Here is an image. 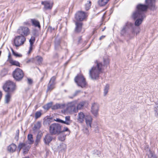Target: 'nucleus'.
Returning <instances> with one entry per match:
<instances>
[{
	"label": "nucleus",
	"instance_id": "nucleus-1",
	"mask_svg": "<svg viewBox=\"0 0 158 158\" xmlns=\"http://www.w3.org/2000/svg\"><path fill=\"white\" fill-rule=\"evenodd\" d=\"M96 65L93 66L89 71V76L92 80L98 79L99 74L102 72L103 65L101 63L97 61L95 62Z\"/></svg>",
	"mask_w": 158,
	"mask_h": 158
},
{
	"label": "nucleus",
	"instance_id": "nucleus-2",
	"mask_svg": "<svg viewBox=\"0 0 158 158\" xmlns=\"http://www.w3.org/2000/svg\"><path fill=\"white\" fill-rule=\"evenodd\" d=\"M147 9L148 6L146 5L138 4L136 6V10L133 13L134 17H145L144 12L146 11Z\"/></svg>",
	"mask_w": 158,
	"mask_h": 158
},
{
	"label": "nucleus",
	"instance_id": "nucleus-3",
	"mask_svg": "<svg viewBox=\"0 0 158 158\" xmlns=\"http://www.w3.org/2000/svg\"><path fill=\"white\" fill-rule=\"evenodd\" d=\"M134 27V25L133 23L130 22L127 23L126 25L123 27V28L121 31L120 33L121 35H125L128 29H132V33L133 34L135 33V30L136 29V28ZM137 31L136 32V35L139 33V29L138 28H137Z\"/></svg>",
	"mask_w": 158,
	"mask_h": 158
},
{
	"label": "nucleus",
	"instance_id": "nucleus-4",
	"mask_svg": "<svg viewBox=\"0 0 158 158\" xmlns=\"http://www.w3.org/2000/svg\"><path fill=\"white\" fill-rule=\"evenodd\" d=\"M61 126L58 123L52 124L49 127V132L52 135L59 134L61 133Z\"/></svg>",
	"mask_w": 158,
	"mask_h": 158
},
{
	"label": "nucleus",
	"instance_id": "nucleus-5",
	"mask_svg": "<svg viewBox=\"0 0 158 158\" xmlns=\"http://www.w3.org/2000/svg\"><path fill=\"white\" fill-rule=\"evenodd\" d=\"M3 89L6 92L13 93L15 90V85L12 81H8L3 85Z\"/></svg>",
	"mask_w": 158,
	"mask_h": 158
},
{
	"label": "nucleus",
	"instance_id": "nucleus-6",
	"mask_svg": "<svg viewBox=\"0 0 158 158\" xmlns=\"http://www.w3.org/2000/svg\"><path fill=\"white\" fill-rule=\"evenodd\" d=\"M75 82L78 86L83 88L86 85V82L85 79L82 75H78L74 78Z\"/></svg>",
	"mask_w": 158,
	"mask_h": 158
},
{
	"label": "nucleus",
	"instance_id": "nucleus-7",
	"mask_svg": "<svg viewBox=\"0 0 158 158\" xmlns=\"http://www.w3.org/2000/svg\"><path fill=\"white\" fill-rule=\"evenodd\" d=\"M17 33L24 37L28 35L30 33L29 29L27 27L21 26L17 30Z\"/></svg>",
	"mask_w": 158,
	"mask_h": 158
},
{
	"label": "nucleus",
	"instance_id": "nucleus-8",
	"mask_svg": "<svg viewBox=\"0 0 158 158\" xmlns=\"http://www.w3.org/2000/svg\"><path fill=\"white\" fill-rule=\"evenodd\" d=\"M14 78L17 81L21 80L24 76L23 71L20 69L16 68L13 72Z\"/></svg>",
	"mask_w": 158,
	"mask_h": 158
},
{
	"label": "nucleus",
	"instance_id": "nucleus-9",
	"mask_svg": "<svg viewBox=\"0 0 158 158\" xmlns=\"http://www.w3.org/2000/svg\"><path fill=\"white\" fill-rule=\"evenodd\" d=\"M87 16V13L84 11H79L75 15L76 21H82L85 19Z\"/></svg>",
	"mask_w": 158,
	"mask_h": 158
},
{
	"label": "nucleus",
	"instance_id": "nucleus-10",
	"mask_svg": "<svg viewBox=\"0 0 158 158\" xmlns=\"http://www.w3.org/2000/svg\"><path fill=\"white\" fill-rule=\"evenodd\" d=\"M26 41V38L23 36L19 35L16 37L14 39V43L17 47L23 45Z\"/></svg>",
	"mask_w": 158,
	"mask_h": 158
},
{
	"label": "nucleus",
	"instance_id": "nucleus-11",
	"mask_svg": "<svg viewBox=\"0 0 158 158\" xmlns=\"http://www.w3.org/2000/svg\"><path fill=\"white\" fill-rule=\"evenodd\" d=\"M77 102L75 101L69 102L67 104V109L71 112H77V109L76 108V106Z\"/></svg>",
	"mask_w": 158,
	"mask_h": 158
},
{
	"label": "nucleus",
	"instance_id": "nucleus-12",
	"mask_svg": "<svg viewBox=\"0 0 158 158\" xmlns=\"http://www.w3.org/2000/svg\"><path fill=\"white\" fill-rule=\"evenodd\" d=\"M99 109V106L98 103H94L92 104L91 112L96 117L98 115Z\"/></svg>",
	"mask_w": 158,
	"mask_h": 158
},
{
	"label": "nucleus",
	"instance_id": "nucleus-13",
	"mask_svg": "<svg viewBox=\"0 0 158 158\" xmlns=\"http://www.w3.org/2000/svg\"><path fill=\"white\" fill-rule=\"evenodd\" d=\"M145 3L146 5L148 6V8H149L153 10L156 9L155 0H145Z\"/></svg>",
	"mask_w": 158,
	"mask_h": 158
},
{
	"label": "nucleus",
	"instance_id": "nucleus-14",
	"mask_svg": "<svg viewBox=\"0 0 158 158\" xmlns=\"http://www.w3.org/2000/svg\"><path fill=\"white\" fill-rule=\"evenodd\" d=\"M7 61H8L9 63L12 65H15L20 67V64L18 61L14 60L12 59L10 52L8 53Z\"/></svg>",
	"mask_w": 158,
	"mask_h": 158
},
{
	"label": "nucleus",
	"instance_id": "nucleus-15",
	"mask_svg": "<svg viewBox=\"0 0 158 158\" xmlns=\"http://www.w3.org/2000/svg\"><path fill=\"white\" fill-rule=\"evenodd\" d=\"M19 150L20 151L22 148L23 149V153L24 154H26L29 151L30 147L28 146H27L24 143H20L19 144L18 147Z\"/></svg>",
	"mask_w": 158,
	"mask_h": 158
},
{
	"label": "nucleus",
	"instance_id": "nucleus-16",
	"mask_svg": "<svg viewBox=\"0 0 158 158\" xmlns=\"http://www.w3.org/2000/svg\"><path fill=\"white\" fill-rule=\"evenodd\" d=\"M41 4L44 6L45 9H51L52 7L53 3L50 1H45L42 2Z\"/></svg>",
	"mask_w": 158,
	"mask_h": 158
},
{
	"label": "nucleus",
	"instance_id": "nucleus-17",
	"mask_svg": "<svg viewBox=\"0 0 158 158\" xmlns=\"http://www.w3.org/2000/svg\"><path fill=\"white\" fill-rule=\"evenodd\" d=\"M132 17L134 19H137V20L135 22V25L136 26H139L142 23L143 19L145 17H135L134 16V13L132 15Z\"/></svg>",
	"mask_w": 158,
	"mask_h": 158
},
{
	"label": "nucleus",
	"instance_id": "nucleus-18",
	"mask_svg": "<svg viewBox=\"0 0 158 158\" xmlns=\"http://www.w3.org/2000/svg\"><path fill=\"white\" fill-rule=\"evenodd\" d=\"M4 102L5 104H8L10 101L11 99L12 93L6 92Z\"/></svg>",
	"mask_w": 158,
	"mask_h": 158
},
{
	"label": "nucleus",
	"instance_id": "nucleus-19",
	"mask_svg": "<svg viewBox=\"0 0 158 158\" xmlns=\"http://www.w3.org/2000/svg\"><path fill=\"white\" fill-rule=\"evenodd\" d=\"M74 22L75 23L76 25L75 31L77 32H81L82 29V23L77 21Z\"/></svg>",
	"mask_w": 158,
	"mask_h": 158
},
{
	"label": "nucleus",
	"instance_id": "nucleus-20",
	"mask_svg": "<svg viewBox=\"0 0 158 158\" xmlns=\"http://www.w3.org/2000/svg\"><path fill=\"white\" fill-rule=\"evenodd\" d=\"M35 41V37L34 36H32L29 40L30 47L28 54H30L32 50L33 44Z\"/></svg>",
	"mask_w": 158,
	"mask_h": 158
},
{
	"label": "nucleus",
	"instance_id": "nucleus-21",
	"mask_svg": "<svg viewBox=\"0 0 158 158\" xmlns=\"http://www.w3.org/2000/svg\"><path fill=\"white\" fill-rule=\"evenodd\" d=\"M52 138L49 134H47L44 138V141L45 144H48L52 140Z\"/></svg>",
	"mask_w": 158,
	"mask_h": 158
},
{
	"label": "nucleus",
	"instance_id": "nucleus-22",
	"mask_svg": "<svg viewBox=\"0 0 158 158\" xmlns=\"http://www.w3.org/2000/svg\"><path fill=\"white\" fill-rule=\"evenodd\" d=\"M85 122L87 126L91 127L92 118L91 116L88 115L85 117Z\"/></svg>",
	"mask_w": 158,
	"mask_h": 158
},
{
	"label": "nucleus",
	"instance_id": "nucleus-23",
	"mask_svg": "<svg viewBox=\"0 0 158 158\" xmlns=\"http://www.w3.org/2000/svg\"><path fill=\"white\" fill-rule=\"evenodd\" d=\"M84 114L81 112L78 113L77 120L80 123H82L84 121V118H85Z\"/></svg>",
	"mask_w": 158,
	"mask_h": 158
},
{
	"label": "nucleus",
	"instance_id": "nucleus-24",
	"mask_svg": "<svg viewBox=\"0 0 158 158\" xmlns=\"http://www.w3.org/2000/svg\"><path fill=\"white\" fill-rule=\"evenodd\" d=\"M16 147V146L15 144L12 143L8 146L7 149L9 151L11 152H13L15 151Z\"/></svg>",
	"mask_w": 158,
	"mask_h": 158
},
{
	"label": "nucleus",
	"instance_id": "nucleus-25",
	"mask_svg": "<svg viewBox=\"0 0 158 158\" xmlns=\"http://www.w3.org/2000/svg\"><path fill=\"white\" fill-rule=\"evenodd\" d=\"M64 104H56L52 107V110L57 109H62L65 106Z\"/></svg>",
	"mask_w": 158,
	"mask_h": 158
},
{
	"label": "nucleus",
	"instance_id": "nucleus-26",
	"mask_svg": "<svg viewBox=\"0 0 158 158\" xmlns=\"http://www.w3.org/2000/svg\"><path fill=\"white\" fill-rule=\"evenodd\" d=\"M31 21L33 25L35 27H37L39 28H40V25L39 21L35 19H31Z\"/></svg>",
	"mask_w": 158,
	"mask_h": 158
},
{
	"label": "nucleus",
	"instance_id": "nucleus-27",
	"mask_svg": "<svg viewBox=\"0 0 158 158\" xmlns=\"http://www.w3.org/2000/svg\"><path fill=\"white\" fill-rule=\"evenodd\" d=\"M109 0H98V4L100 6H103L106 5Z\"/></svg>",
	"mask_w": 158,
	"mask_h": 158
},
{
	"label": "nucleus",
	"instance_id": "nucleus-28",
	"mask_svg": "<svg viewBox=\"0 0 158 158\" xmlns=\"http://www.w3.org/2000/svg\"><path fill=\"white\" fill-rule=\"evenodd\" d=\"M55 88V84L53 83L49 82L48 84L47 89V92H50Z\"/></svg>",
	"mask_w": 158,
	"mask_h": 158
},
{
	"label": "nucleus",
	"instance_id": "nucleus-29",
	"mask_svg": "<svg viewBox=\"0 0 158 158\" xmlns=\"http://www.w3.org/2000/svg\"><path fill=\"white\" fill-rule=\"evenodd\" d=\"M148 151L147 152V154L149 158H157L154 152H151L148 148Z\"/></svg>",
	"mask_w": 158,
	"mask_h": 158
},
{
	"label": "nucleus",
	"instance_id": "nucleus-30",
	"mask_svg": "<svg viewBox=\"0 0 158 158\" xmlns=\"http://www.w3.org/2000/svg\"><path fill=\"white\" fill-rule=\"evenodd\" d=\"M72 123L69 116H66L65 117V120L64 121V123L67 125H69Z\"/></svg>",
	"mask_w": 158,
	"mask_h": 158
},
{
	"label": "nucleus",
	"instance_id": "nucleus-31",
	"mask_svg": "<svg viewBox=\"0 0 158 158\" xmlns=\"http://www.w3.org/2000/svg\"><path fill=\"white\" fill-rule=\"evenodd\" d=\"M41 126V123L40 122H38L34 125L33 128V130L34 131H36L39 130Z\"/></svg>",
	"mask_w": 158,
	"mask_h": 158
},
{
	"label": "nucleus",
	"instance_id": "nucleus-32",
	"mask_svg": "<svg viewBox=\"0 0 158 158\" xmlns=\"http://www.w3.org/2000/svg\"><path fill=\"white\" fill-rule=\"evenodd\" d=\"M66 135L64 133H62L60 134L58 136V138L59 140L63 141L65 140Z\"/></svg>",
	"mask_w": 158,
	"mask_h": 158
},
{
	"label": "nucleus",
	"instance_id": "nucleus-33",
	"mask_svg": "<svg viewBox=\"0 0 158 158\" xmlns=\"http://www.w3.org/2000/svg\"><path fill=\"white\" fill-rule=\"evenodd\" d=\"M66 148V145L63 143H61L60 146H58V149L60 151L65 150Z\"/></svg>",
	"mask_w": 158,
	"mask_h": 158
},
{
	"label": "nucleus",
	"instance_id": "nucleus-34",
	"mask_svg": "<svg viewBox=\"0 0 158 158\" xmlns=\"http://www.w3.org/2000/svg\"><path fill=\"white\" fill-rule=\"evenodd\" d=\"M27 138L29 141V143L32 144L33 143L34 140L32 135L30 134H28L27 136Z\"/></svg>",
	"mask_w": 158,
	"mask_h": 158
},
{
	"label": "nucleus",
	"instance_id": "nucleus-35",
	"mask_svg": "<svg viewBox=\"0 0 158 158\" xmlns=\"http://www.w3.org/2000/svg\"><path fill=\"white\" fill-rule=\"evenodd\" d=\"M109 88V85L108 84H106L105 86L104 89V95L106 96L107 94Z\"/></svg>",
	"mask_w": 158,
	"mask_h": 158
},
{
	"label": "nucleus",
	"instance_id": "nucleus-36",
	"mask_svg": "<svg viewBox=\"0 0 158 158\" xmlns=\"http://www.w3.org/2000/svg\"><path fill=\"white\" fill-rule=\"evenodd\" d=\"M35 60L36 61L37 63L38 64L41 63L43 61V58L40 56H37L35 58Z\"/></svg>",
	"mask_w": 158,
	"mask_h": 158
},
{
	"label": "nucleus",
	"instance_id": "nucleus-37",
	"mask_svg": "<svg viewBox=\"0 0 158 158\" xmlns=\"http://www.w3.org/2000/svg\"><path fill=\"white\" fill-rule=\"evenodd\" d=\"M42 113L40 111H37L36 112L35 114V118L36 119L39 118L42 115Z\"/></svg>",
	"mask_w": 158,
	"mask_h": 158
},
{
	"label": "nucleus",
	"instance_id": "nucleus-38",
	"mask_svg": "<svg viewBox=\"0 0 158 158\" xmlns=\"http://www.w3.org/2000/svg\"><path fill=\"white\" fill-rule=\"evenodd\" d=\"M52 102L48 103L43 106L45 110H48L51 107H52Z\"/></svg>",
	"mask_w": 158,
	"mask_h": 158
},
{
	"label": "nucleus",
	"instance_id": "nucleus-39",
	"mask_svg": "<svg viewBox=\"0 0 158 158\" xmlns=\"http://www.w3.org/2000/svg\"><path fill=\"white\" fill-rule=\"evenodd\" d=\"M91 6V2L90 1H88L87 3L85 4V8L86 10H89Z\"/></svg>",
	"mask_w": 158,
	"mask_h": 158
},
{
	"label": "nucleus",
	"instance_id": "nucleus-40",
	"mask_svg": "<svg viewBox=\"0 0 158 158\" xmlns=\"http://www.w3.org/2000/svg\"><path fill=\"white\" fill-rule=\"evenodd\" d=\"M155 115L158 118V105H156L154 108Z\"/></svg>",
	"mask_w": 158,
	"mask_h": 158
},
{
	"label": "nucleus",
	"instance_id": "nucleus-41",
	"mask_svg": "<svg viewBox=\"0 0 158 158\" xmlns=\"http://www.w3.org/2000/svg\"><path fill=\"white\" fill-rule=\"evenodd\" d=\"M67 132V133L66 134L67 135H69L70 134V131L67 127H64L62 131H61V133H64V132Z\"/></svg>",
	"mask_w": 158,
	"mask_h": 158
},
{
	"label": "nucleus",
	"instance_id": "nucleus-42",
	"mask_svg": "<svg viewBox=\"0 0 158 158\" xmlns=\"http://www.w3.org/2000/svg\"><path fill=\"white\" fill-rule=\"evenodd\" d=\"M84 105V103L83 102H81L78 105L77 104V107H76V108L77 109V110L78 109H81L83 107Z\"/></svg>",
	"mask_w": 158,
	"mask_h": 158
},
{
	"label": "nucleus",
	"instance_id": "nucleus-43",
	"mask_svg": "<svg viewBox=\"0 0 158 158\" xmlns=\"http://www.w3.org/2000/svg\"><path fill=\"white\" fill-rule=\"evenodd\" d=\"M40 138L41 137L40 136L38 135L36 136V139L35 142V144L36 145H37L40 142Z\"/></svg>",
	"mask_w": 158,
	"mask_h": 158
},
{
	"label": "nucleus",
	"instance_id": "nucleus-44",
	"mask_svg": "<svg viewBox=\"0 0 158 158\" xmlns=\"http://www.w3.org/2000/svg\"><path fill=\"white\" fill-rule=\"evenodd\" d=\"M11 50L12 53L14 55L16 56V57H21L22 56L21 54H18L17 53L15 52L12 48H11Z\"/></svg>",
	"mask_w": 158,
	"mask_h": 158
},
{
	"label": "nucleus",
	"instance_id": "nucleus-45",
	"mask_svg": "<svg viewBox=\"0 0 158 158\" xmlns=\"http://www.w3.org/2000/svg\"><path fill=\"white\" fill-rule=\"evenodd\" d=\"M81 92L80 90H78L76 91L72 96H69V97L71 98H73V97L77 96Z\"/></svg>",
	"mask_w": 158,
	"mask_h": 158
},
{
	"label": "nucleus",
	"instance_id": "nucleus-46",
	"mask_svg": "<svg viewBox=\"0 0 158 158\" xmlns=\"http://www.w3.org/2000/svg\"><path fill=\"white\" fill-rule=\"evenodd\" d=\"M19 130H17L16 131L15 136V139L16 141H18L19 139Z\"/></svg>",
	"mask_w": 158,
	"mask_h": 158
},
{
	"label": "nucleus",
	"instance_id": "nucleus-47",
	"mask_svg": "<svg viewBox=\"0 0 158 158\" xmlns=\"http://www.w3.org/2000/svg\"><path fill=\"white\" fill-rule=\"evenodd\" d=\"M56 77L55 76H53L52 77L51 79H50V80L49 81V82L51 83H53V84H55V81L56 80Z\"/></svg>",
	"mask_w": 158,
	"mask_h": 158
},
{
	"label": "nucleus",
	"instance_id": "nucleus-48",
	"mask_svg": "<svg viewBox=\"0 0 158 158\" xmlns=\"http://www.w3.org/2000/svg\"><path fill=\"white\" fill-rule=\"evenodd\" d=\"M109 60L108 59H106L104 60V64L105 65L108 64L109 63Z\"/></svg>",
	"mask_w": 158,
	"mask_h": 158
},
{
	"label": "nucleus",
	"instance_id": "nucleus-49",
	"mask_svg": "<svg viewBox=\"0 0 158 158\" xmlns=\"http://www.w3.org/2000/svg\"><path fill=\"white\" fill-rule=\"evenodd\" d=\"M33 82L32 80V79L30 78H27V83L29 84H32Z\"/></svg>",
	"mask_w": 158,
	"mask_h": 158
},
{
	"label": "nucleus",
	"instance_id": "nucleus-50",
	"mask_svg": "<svg viewBox=\"0 0 158 158\" xmlns=\"http://www.w3.org/2000/svg\"><path fill=\"white\" fill-rule=\"evenodd\" d=\"M55 120L58 122L64 123V120H62L59 118H56Z\"/></svg>",
	"mask_w": 158,
	"mask_h": 158
},
{
	"label": "nucleus",
	"instance_id": "nucleus-51",
	"mask_svg": "<svg viewBox=\"0 0 158 158\" xmlns=\"http://www.w3.org/2000/svg\"><path fill=\"white\" fill-rule=\"evenodd\" d=\"M89 132V131L88 130V129L87 128H85V133H86V134H88Z\"/></svg>",
	"mask_w": 158,
	"mask_h": 158
},
{
	"label": "nucleus",
	"instance_id": "nucleus-52",
	"mask_svg": "<svg viewBox=\"0 0 158 158\" xmlns=\"http://www.w3.org/2000/svg\"><path fill=\"white\" fill-rule=\"evenodd\" d=\"M48 30L51 32L52 31V30H54V29H53L52 27H49Z\"/></svg>",
	"mask_w": 158,
	"mask_h": 158
},
{
	"label": "nucleus",
	"instance_id": "nucleus-53",
	"mask_svg": "<svg viewBox=\"0 0 158 158\" xmlns=\"http://www.w3.org/2000/svg\"><path fill=\"white\" fill-rule=\"evenodd\" d=\"M33 60V59H29V60H28L27 61V63H28L29 62H30L32 60Z\"/></svg>",
	"mask_w": 158,
	"mask_h": 158
},
{
	"label": "nucleus",
	"instance_id": "nucleus-54",
	"mask_svg": "<svg viewBox=\"0 0 158 158\" xmlns=\"http://www.w3.org/2000/svg\"><path fill=\"white\" fill-rule=\"evenodd\" d=\"M105 37V36H102L100 38L99 40H101L103 38H104Z\"/></svg>",
	"mask_w": 158,
	"mask_h": 158
},
{
	"label": "nucleus",
	"instance_id": "nucleus-55",
	"mask_svg": "<svg viewBox=\"0 0 158 158\" xmlns=\"http://www.w3.org/2000/svg\"><path fill=\"white\" fill-rule=\"evenodd\" d=\"M59 45V44H55V48L57 49V46H58Z\"/></svg>",
	"mask_w": 158,
	"mask_h": 158
},
{
	"label": "nucleus",
	"instance_id": "nucleus-56",
	"mask_svg": "<svg viewBox=\"0 0 158 158\" xmlns=\"http://www.w3.org/2000/svg\"><path fill=\"white\" fill-rule=\"evenodd\" d=\"M24 23V24H26V25H27V23H26V22H25Z\"/></svg>",
	"mask_w": 158,
	"mask_h": 158
},
{
	"label": "nucleus",
	"instance_id": "nucleus-57",
	"mask_svg": "<svg viewBox=\"0 0 158 158\" xmlns=\"http://www.w3.org/2000/svg\"><path fill=\"white\" fill-rule=\"evenodd\" d=\"M34 36H36V34H34Z\"/></svg>",
	"mask_w": 158,
	"mask_h": 158
},
{
	"label": "nucleus",
	"instance_id": "nucleus-58",
	"mask_svg": "<svg viewBox=\"0 0 158 158\" xmlns=\"http://www.w3.org/2000/svg\"><path fill=\"white\" fill-rule=\"evenodd\" d=\"M24 158H29L28 157H26Z\"/></svg>",
	"mask_w": 158,
	"mask_h": 158
},
{
	"label": "nucleus",
	"instance_id": "nucleus-59",
	"mask_svg": "<svg viewBox=\"0 0 158 158\" xmlns=\"http://www.w3.org/2000/svg\"><path fill=\"white\" fill-rule=\"evenodd\" d=\"M104 30H102V31H104Z\"/></svg>",
	"mask_w": 158,
	"mask_h": 158
}]
</instances>
